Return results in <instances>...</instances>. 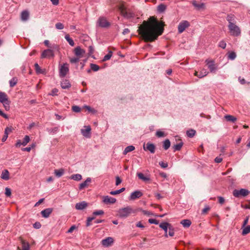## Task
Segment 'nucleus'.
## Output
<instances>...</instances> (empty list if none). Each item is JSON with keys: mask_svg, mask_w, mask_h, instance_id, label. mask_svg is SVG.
Masks as SVG:
<instances>
[{"mask_svg": "<svg viewBox=\"0 0 250 250\" xmlns=\"http://www.w3.org/2000/svg\"><path fill=\"white\" fill-rule=\"evenodd\" d=\"M50 49L53 50V52L55 53V51H59L60 49L59 46L56 44H53L51 45L50 47Z\"/></svg>", "mask_w": 250, "mask_h": 250, "instance_id": "nucleus-44", "label": "nucleus"}, {"mask_svg": "<svg viewBox=\"0 0 250 250\" xmlns=\"http://www.w3.org/2000/svg\"><path fill=\"white\" fill-rule=\"evenodd\" d=\"M144 149L145 150H148L151 153H154L155 150V146L154 144L150 143H147L146 145V146H144Z\"/></svg>", "mask_w": 250, "mask_h": 250, "instance_id": "nucleus-17", "label": "nucleus"}, {"mask_svg": "<svg viewBox=\"0 0 250 250\" xmlns=\"http://www.w3.org/2000/svg\"><path fill=\"white\" fill-rule=\"evenodd\" d=\"M236 57V54L234 52L229 53L228 58L230 60H234Z\"/></svg>", "mask_w": 250, "mask_h": 250, "instance_id": "nucleus-42", "label": "nucleus"}, {"mask_svg": "<svg viewBox=\"0 0 250 250\" xmlns=\"http://www.w3.org/2000/svg\"><path fill=\"white\" fill-rule=\"evenodd\" d=\"M143 195V193L139 190H136L131 193L129 196V200H134L140 198Z\"/></svg>", "mask_w": 250, "mask_h": 250, "instance_id": "nucleus-11", "label": "nucleus"}, {"mask_svg": "<svg viewBox=\"0 0 250 250\" xmlns=\"http://www.w3.org/2000/svg\"><path fill=\"white\" fill-rule=\"evenodd\" d=\"M208 65V68H209L210 72H215L216 67L215 66L214 62L213 60H207L205 62Z\"/></svg>", "mask_w": 250, "mask_h": 250, "instance_id": "nucleus-10", "label": "nucleus"}, {"mask_svg": "<svg viewBox=\"0 0 250 250\" xmlns=\"http://www.w3.org/2000/svg\"><path fill=\"white\" fill-rule=\"evenodd\" d=\"M228 26L231 36L238 37L240 35L241 29L236 24L228 25Z\"/></svg>", "mask_w": 250, "mask_h": 250, "instance_id": "nucleus-4", "label": "nucleus"}, {"mask_svg": "<svg viewBox=\"0 0 250 250\" xmlns=\"http://www.w3.org/2000/svg\"><path fill=\"white\" fill-rule=\"evenodd\" d=\"M69 64L64 63L59 66V76L61 78H64L69 72Z\"/></svg>", "mask_w": 250, "mask_h": 250, "instance_id": "nucleus-6", "label": "nucleus"}, {"mask_svg": "<svg viewBox=\"0 0 250 250\" xmlns=\"http://www.w3.org/2000/svg\"><path fill=\"white\" fill-rule=\"evenodd\" d=\"M156 135L158 137H164L165 136V134H164V133L163 131L158 130V131H157V132L156 133Z\"/></svg>", "mask_w": 250, "mask_h": 250, "instance_id": "nucleus-61", "label": "nucleus"}, {"mask_svg": "<svg viewBox=\"0 0 250 250\" xmlns=\"http://www.w3.org/2000/svg\"><path fill=\"white\" fill-rule=\"evenodd\" d=\"M5 195L7 197H10L11 195V190L9 188H5Z\"/></svg>", "mask_w": 250, "mask_h": 250, "instance_id": "nucleus-56", "label": "nucleus"}, {"mask_svg": "<svg viewBox=\"0 0 250 250\" xmlns=\"http://www.w3.org/2000/svg\"><path fill=\"white\" fill-rule=\"evenodd\" d=\"M169 231H168V235L170 236H173L174 234V229L171 224H170V226L169 227Z\"/></svg>", "mask_w": 250, "mask_h": 250, "instance_id": "nucleus-50", "label": "nucleus"}, {"mask_svg": "<svg viewBox=\"0 0 250 250\" xmlns=\"http://www.w3.org/2000/svg\"><path fill=\"white\" fill-rule=\"evenodd\" d=\"M90 68L91 69H92L94 71H97L100 69V67L99 66V65L94 63L90 64Z\"/></svg>", "mask_w": 250, "mask_h": 250, "instance_id": "nucleus-46", "label": "nucleus"}, {"mask_svg": "<svg viewBox=\"0 0 250 250\" xmlns=\"http://www.w3.org/2000/svg\"><path fill=\"white\" fill-rule=\"evenodd\" d=\"M0 178L4 180H8L9 179V172L7 169H4L2 171Z\"/></svg>", "mask_w": 250, "mask_h": 250, "instance_id": "nucleus-24", "label": "nucleus"}, {"mask_svg": "<svg viewBox=\"0 0 250 250\" xmlns=\"http://www.w3.org/2000/svg\"><path fill=\"white\" fill-rule=\"evenodd\" d=\"M8 130H9V127H7L5 129L4 134L1 139V141L3 142H5L8 138V133H7V131Z\"/></svg>", "mask_w": 250, "mask_h": 250, "instance_id": "nucleus-47", "label": "nucleus"}, {"mask_svg": "<svg viewBox=\"0 0 250 250\" xmlns=\"http://www.w3.org/2000/svg\"><path fill=\"white\" fill-rule=\"evenodd\" d=\"M137 175L140 179L143 180L144 181H147L149 180V178L145 176L144 174L142 173H137Z\"/></svg>", "mask_w": 250, "mask_h": 250, "instance_id": "nucleus-41", "label": "nucleus"}, {"mask_svg": "<svg viewBox=\"0 0 250 250\" xmlns=\"http://www.w3.org/2000/svg\"><path fill=\"white\" fill-rule=\"evenodd\" d=\"M242 229V235H245L250 232V226H245Z\"/></svg>", "mask_w": 250, "mask_h": 250, "instance_id": "nucleus-40", "label": "nucleus"}, {"mask_svg": "<svg viewBox=\"0 0 250 250\" xmlns=\"http://www.w3.org/2000/svg\"><path fill=\"white\" fill-rule=\"evenodd\" d=\"M94 217H88L87 218V222H86V226L88 227V226H89L91 224H90V222L94 219Z\"/></svg>", "mask_w": 250, "mask_h": 250, "instance_id": "nucleus-63", "label": "nucleus"}, {"mask_svg": "<svg viewBox=\"0 0 250 250\" xmlns=\"http://www.w3.org/2000/svg\"><path fill=\"white\" fill-rule=\"evenodd\" d=\"M183 146V142H180L178 144H177L174 145L173 146V151L175 152L176 151H179L181 149Z\"/></svg>", "mask_w": 250, "mask_h": 250, "instance_id": "nucleus-33", "label": "nucleus"}, {"mask_svg": "<svg viewBox=\"0 0 250 250\" xmlns=\"http://www.w3.org/2000/svg\"><path fill=\"white\" fill-rule=\"evenodd\" d=\"M170 224L167 222H163L159 225V227L165 231V236L167 237V229H169Z\"/></svg>", "mask_w": 250, "mask_h": 250, "instance_id": "nucleus-19", "label": "nucleus"}, {"mask_svg": "<svg viewBox=\"0 0 250 250\" xmlns=\"http://www.w3.org/2000/svg\"><path fill=\"white\" fill-rule=\"evenodd\" d=\"M121 15L125 18L130 19L134 18L135 16V13L130 9L122 5L119 8Z\"/></svg>", "mask_w": 250, "mask_h": 250, "instance_id": "nucleus-2", "label": "nucleus"}, {"mask_svg": "<svg viewBox=\"0 0 250 250\" xmlns=\"http://www.w3.org/2000/svg\"><path fill=\"white\" fill-rule=\"evenodd\" d=\"M59 130V127L56 126L53 128L48 129V131L49 133L55 134Z\"/></svg>", "mask_w": 250, "mask_h": 250, "instance_id": "nucleus-49", "label": "nucleus"}, {"mask_svg": "<svg viewBox=\"0 0 250 250\" xmlns=\"http://www.w3.org/2000/svg\"><path fill=\"white\" fill-rule=\"evenodd\" d=\"M116 201L115 198L109 196H105L103 197V202L107 204H114Z\"/></svg>", "mask_w": 250, "mask_h": 250, "instance_id": "nucleus-16", "label": "nucleus"}, {"mask_svg": "<svg viewBox=\"0 0 250 250\" xmlns=\"http://www.w3.org/2000/svg\"><path fill=\"white\" fill-rule=\"evenodd\" d=\"M91 179L90 178L88 177L86 179L85 181L83 182L82 183L80 184L79 185V189L82 190L85 188L87 187L88 185V184L91 182Z\"/></svg>", "mask_w": 250, "mask_h": 250, "instance_id": "nucleus-23", "label": "nucleus"}, {"mask_svg": "<svg viewBox=\"0 0 250 250\" xmlns=\"http://www.w3.org/2000/svg\"><path fill=\"white\" fill-rule=\"evenodd\" d=\"M65 39L67 41L68 43L71 46H74L75 45L74 42L73 40L70 37L69 35L68 34H66L65 36Z\"/></svg>", "mask_w": 250, "mask_h": 250, "instance_id": "nucleus-37", "label": "nucleus"}, {"mask_svg": "<svg viewBox=\"0 0 250 250\" xmlns=\"http://www.w3.org/2000/svg\"><path fill=\"white\" fill-rule=\"evenodd\" d=\"M58 89L55 88L52 90L51 92L49 94V95L52 96H56L58 95Z\"/></svg>", "mask_w": 250, "mask_h": 250, "instance_id": "nucleus-59", "label": "nucleus"}, {"mask_svg": "<svg viewBox=\"0 0 250 250\" xmlns=\"http://www.w3.org/2000/svg\"><path fill=\"white\" fill-rule=\"evenodd\" d=\"M72 110L73 111L78 113L81 111V108L77 105H73L72 106Z\"/></svg>", "mask_w": 250, "mask_h": 250, "instance_id": "nucleus-51", "label": "nucleus"}, {"mask_svg": "<svg viewBox=\"0 0 250 250\" xmlns=\"http://www.w3.org/2000/svg\"><path fill=\"white\" fill-rule=\"evenodd\" d=\"M74 53L76 56L80 58L81 56L85 53V51L81 49L80 47L78 46L75 48Z\"/></svg>", "mask_w": 250, "mask_h": 250, "instance_id": "nucleus-22", "label": "nucleus"}, {"mask_svg": "<svg viewBox=\"0 0 250 250\" xmlns=\"http://www.w3.org/2000/svg\"><path fill=\"white\" fill-rule=\"evenodd\" d=\"M210 210V207L208 206H206L205 208L202 210V214H205Z\"/></svg>", "mask_w": 250, "mask_h": 250, "instance_id": "nucleus-60", "label": "nucleus"}, {"mask_svg": "<svg viewBox=\"0 0 250 250\" xmlns=\"http://www.w3.org/2000/svg\"><path fill=\"white\" fill-rule=\"evenodd\" d=\"M112 56V52H109V53L106 55H105L104 58H103V61H106L108 60H109Z\"/></svg>", "mask_w": 250, "mask_h": 250, "instance_id": "nucleus-53", "label": "nucleus"}, {"mask_svg": "<svg viewBox=\"0 0 250 250\" xmlns=\"http://www.w3.org/2000/svg\"><path fill=\"white\" fill-rule=\"evenodd\" d=\"M208 74V72L207 70L205 68H202L200 72L195 71L194 74L198 78H202L207 76Z\"/></svg>", "mask_w": 250, "mask_h": 250, "instance_id": "nucleus-12", "label": "nucleus"}, {"mask_svg": "<svg viewBox=\"0 0 250 250\" xmlns=\"http://www.w3.org/2000/svg\"><path fill=\"white\" fill-rule=\"evenodd\" d=\"M225 118L227 121L231 122L232 123H234L237 120L236 118L230 115H226L225 116Z\"/></svg>", "mask_w": 250, "mask_h": 250, "instance_id": "nucleus-31", "label": "nucleus"}, {"mask_svg": "<svg viewBox=\"0 0 250 250\" xmlns=\"http://www.w3.org/2000/svg\"><path fill=\"white\" fill-rule=\"evenodd\" d=\"M52 211H53L52 208H47L42 210L41 212V214L43 217H44L45 218H47L49 217V216H50L51 213L52 212Z\"/></svg>", "mask_w": 250, "mask_h": 250, "instance_id": "nucleus-14", "label": "nucleus"}, {"mask_svg": "<svg viewBox=\"0 0 250 250\" xmlns=\"http://www.w3.org/2000/svg\"><path fill=\"white\" fill-rule=\"evenodd\" d=\"M138 210L139 211H142V212L143 213V214H144L145 215L150 216V215H152L153 214L152 212H151L149 211H147V210H143L142 208H138Z\"/></svg>", "mask_w": 250, "mask_h": 250, "instance_id": "nucleus-48", "label": "nucleus"}, {"mask_svg": "<svg viewBox=\"0 0 250 250\" xmlns=\"http://www.w3.org/2000/svg\"><path fill=\"white\" fill-rule=\"evenodd\" d=\"M226 19L229 22L228 25L236 24V21L234 15L229 14L227 16Z\"/></svg>", "mask_w": 250, "mask_h": 250, "instance_id": "nucleus-18", "label": "nucleus"}, {"mask_svg": "<svg viewBox=\"0 0 250 250\" xmlns=\"http://www.w3.org/2000/svg\"><path fill=\"white\" fill-rule=\"evenodd\" d=\"M54 57V53L53 50L48 49L44 50L41 54V58H50Z\"/></svg>", "mask_w": 250, "mask_h": 250, "instance_id": "nucleus-9", "label": "nucleus"}, {"mask_svg": "<svg viewBox=\"0 0 250 250\" xmlns=\"http://www.w3.org/2000/svg\"><path fill=\"white\" fill-rule=\"evenodd\" d=\"M133 212V209L130 206L120 208L118 212L119 216L121 218H126L131 213Z\"/></svg>", "mask_w": 250, "mask_h": 250, "instance_id": "nucleus-3", "label": "nucleus"}, {"mask_svg": "<svg viewBox=\"0 0 250 250\" xmlns=\"http://www.w3.org/2000/svg\"><path fill=\"white\" fill-rule=\"evenodd\" d=\"M192 4L197 10L202 9L205 7V4L203 2H198L197 1L193 0L192 1Z\"/></svg>", "mask_w": 250, "mask_h": 250, "instance_id": "nucleus-21", "label": "nucleus"}, {"mask_svg": "<svg viewBox=\"0 0 250 250\" xmlns=\"http://www.w3.org/2000/svg\"><path fill=\"white\" fill-rule=\"evenodd\" d=\"M166 9V6L164 4H160L157 7V11L159 13L164 12Z\"/></svg>", "mask_w": 250, "mask_h": 250, "instance_id": "nucleus-38", "label": "nucleus"}, {"mask_svg": "<svg viewBox=\"0 0 250 250\" xmlns=\"http://www.w3.org/2000/svg\"><path fill=\"white\" fill-rule=\"evenodd\" d=\"M190 26L189 22L187 21H181L178 26V33L181 34L183 33L184 30Z\"/></svg>", "mask_w": 250, "mask_h": 250, "instance_id": "nucleus-8", "label": "nucleus"}, {"mask_svg": "<svg viewBox=\"0 0 250 250\" xmlns=\"http://www.w3.org/2000/svg\"><path fill=\"white\" fill-rule=\"evenodd\" d=\"M22 250H29V245L28 243L22 241Z\"/></svg>", "mask_w": 250, "mask_h": 250, "instance_id": "nucleus-43", "label": "nucleus"}, {"mask_svg": "<svg viewBox=\"0 0 250 250\" xmlns=\"http://www.w3.org/2000/svg\"><path fill=\"white\" fill-rule=\"evenodd\" d=\"M71 179L74 180L75 181H80L82 178V176L80 174H73L70 176V178Z\"/></svg>", "mask_w": 250, "mask_h": 250, "instance_id": "nucleus-32", "label": "nucleus"}, {"mask_svg": "<svg viewBox=\"0 0 250 250\" xmlns=\"http://www.w3.org/2000/svg\"><path fill=\"white\" fill-rule=\"evenodd\" d=\"M181 224L185 228H188L191 224V222L188 219H184L181 221Z\"/></svg>", "mask_w": 250, "mask_h": 250, "instance_id": "nucleus-30", "label": "nucleus"}, {"mask_svg": "<svg viewBox=\"0 0 250 250\" xmlns=\"http://www.w3.org/2000/svg\"><path fill=\"white\" fill-rule=\"evenodd\" d=\"M64 173V170L63 168H60L59 169H55L54 170V174L58 178H60L62 176Z\"/></svg>", "mask_w": 250, "mask_h": 250, "instance_id": "nucleus-27", "label": "nucleus"}, {"mask_svg": "<svg viewBox=\"0 0 250 250\" xmlns=\"http://www.w3.org/2000/svg\"><path fill=\"white\" fill-rule=\"evenodd\" d=\"M195 133L196 131L192 129L187 131V135L189 138H192L195 135Z\"/></svg>", "mask_w": 250, "mask_h": 250, "instance_id": "nucleus-39", "label": "nucleus"}, {"mask_svg": "<svg viewBox=\"0 0 250 250\" xmlns=\"http://www.w3.org/2000/svg\"><path fill=\"white\" fill-rule=\"evenodd\" d=\"M148 222L150 224H156V225H157L159 224V221L155 219H149Z\"/></svg>", "mask_w": 250, "mask_h": 250, "instance_id": "nucleus-62", "label": "nucleus"}, {"mask_svg": "<svg viewBox=\"0 0 250 250\" xmlns=\"http://www.w3.org/2000/svg\"><path fill=\"white\" fill-rule=\"evenodd\" d=\"M18 83V79L17 77H13L9 81V85L11 87H13Z\"/></svg>", "mask_w": 250, "mask_h": 250, "instance_id": "nucleus-36", "label": "nucleus"}, {"mask_svg": "<svg viewBox=\"0 0 250 250\" xmlns=\"http://www.w3.org/2000/svg\"><path fill=\"white\" fill-rule=\"evenodd\" d=\"M30 141V138H29V136H28V135H26L22 142V146H25L27 143L29 142Z\"/></svg>", "mask_w": 250, "mask_h": 250, "instance_id": "nucleus-45", "label": "nucleus"}, {"mask_svg": "<svg viewBox=\"0 0 250 250\" xmlns=\"http://www.w3.org/2000/svg\"><path fill=\"white\" fill-rule=\"evenodd\" d=\"M250 191L246 189L241 188L240 189H234L233 191V195L235 197H245L249 195Z\"/></svg>", "mask_w": 250, "mask_h": 250, "instance_id": "nucleus-5", "label": "nucleus"}, {"mask_svg": "<svg viewBox=\"0 0 250 250\" xmlns=\"http://www.w3.org/2000/svg\"><path fill=\"white\" fill-rule=\"evenodd\" d=\"M160 166L163 168H167L168 167V165L167 163H164L162 161L159 162Z\"/></svg>", "mask_w": 250, "mask_h": 250, "instance_id": "nucleus-64", "label": "nucleus"}, {"mask_svg": "<svg viewBox=\"0 0 250 250\" xmlns=\"http://www.w3.org/2000/svg\"><path fill=\"white\" fill-rule=\"evenodd\" d=\"M88 206V204L85 201L77 203L75 205V208L77 210H83Z\"/></svg>", "mask_w": 250, "mask_h": 250, "instance_id": "nucleus-15", "label": "nucleus"}, {"mask_svg": "<svg viewBox=\"0 0 250 250\" xmlns=\"http://www.w3.org/2000/svg\"><path fill=\"white\" fill-rule=\"evenodd\" d=\"M55 27L57 29L61 30L64 28V25L61 22H58L56 24Z\"/></svg>", "mask_w": 250, "mask_h": 250, "instance_id": "nucleus-54", "label": "nucleus"}, {"mask_svg": "<svg viewBox=\"0 0 250 250\" xmlns=\"http://www.w3.org/2000/svg\"><path fill=\"white\" fill-rule=\"evenodd\" d=\"M135 149V147L133 146H129L126 147L123 152L124 155L126 154L127 153L131 152Z\"/></svg>", "mask_w": 250, "mask_h": 250, "instance_id": "nucleus-35", "label": "nucleus"}, {"mask_svg": "<svg viewBox=\"0 0 250 250\" xmlns=\"http://www.w3.org/2000/svg\"><path fill=\"white\" fill-rule=\"evenodd\" d=\"M97 25L102 28H107L110 25V23L104 17H100L97 22Z\"/></svg>", "mask_w": 250, "mask_h": 250, "instance_id": "nucleus-7", "label": "nucleus"}, {"mask_svg": "<svg viewBox=\"0 0 250 250\" xmlns=\"http://www.w3.org/2000/svg\"><path fill=\"white\" fill-rule=\"evenodd\" d=\"M29 13L27 11H23L21 13V19L22 21H27L29 18Z\"/></svg>", "mask_w": 250, "mask_h": 250, "instance_id": "nucleus-29", "label": "nucleus"}, {"mask_svg": "<svg viewBox=\"0 0 250 250\" xmlns=\"http://www.w3.org/2000/svg\"><path fill=\"white\" fill-rule=\"evenodd\" d=\"M85 129H82L81 132L83 135L85 137L89 136V134L90 133L91 128L90 126H85Z\"/></svg>", "mask_w": 250, "mask_h": 250, "instance_id": "nucleus-26", "label": "nucleus"}, {"mask_svg": "<svg viewBox=\"0 0 250 250\" xmlns=\"http://www.w3.org/2000/svg\"><path fill=\"white\" fill-rule=\"evenodd\" d=\"M61 85L62 89H68L71 85L69 80L64 79L61 81Z\"/></svg>", "mask_w": 250, "mask_h": 250, "instance_id": "nucleus-20", "label": "nucleus"}, {"mask_svg": "<svg viewBox=\"0 0 250 250\" xmlns=\"http://www.w3.org/2000/svg\"><path fill=\"white\" fill-rule=\"evenodd\" d=\"M8 100L7 94L4 92H0V102L3 103L4 102H7Z\"/></svg>", "mask_w": 250, "mask_h": 250, "instance_id": "nucleus-25", "label": "nucleus"}, {"mask_svg": "<svg viewBox=\"0 0 250 250\" xmlns=\"http://www.w3.org/2000/svg\"><path fill=\"white\" fill-rule=\"evenodd\" d=\"M34 66L36 72L37 74H45V70L42 69L37 63H36Z\"/></svg>", "mask_w": 250, "mask_h": 250, "instance_id": "nucleus-28", "label": "nucleus"}, {"mask_svg": "<svg viewBox=\"0 0 250 250\" xmlns=\"http://www.w3.org/2000/svg\"><path fill=\"white\" fill-rule=\"evenodd\" d=\"M218 45L220 47L225 49L226 47V43L224 41L222 40L219 42Z\"/></svg>", "mask_w": 250, "mask_h": 250, "instance_id": "nucleus-55", "label": "nucleus"}, {"mask_svg": "<svg viewBox=\"0 0 250 250\" xmlns=\"http://www.w3.org/2000/svg\"><path fill=\"white\" fill-rule=\"evenodd\" d=\"M165 25L164 22L158 21L154 17H150L147 21H143L138 31L146 42H152L163 34Z\"/></svg>", "mask_w": 250, "mask_h": 250, "instance_id": "nucleus-1", "label": "nucleus"}, {"mask_svg": "<svg viewBox=\"0 0 250 250\" xmlns=\"http://www.w3.org/2000/svg\"><path fill=\"white\" fill-rule=\"evenodd\" d=\"M113 243V239L108 237L102 240L101 243L104 247H108Z\"/></svg>", "mask_w": 250, "mask_h": 250, "instance_id": "nucleus-13", "label": "nucleus"}, {"mask_svg": "<svg viewBox=\"0 0 250 250\" xmlns=\"http://www.w3.org/2000/svg\"><path fill=\"white\" fill-rule=\"evenodd\" d=\"M79 58H80L79 57V58L74 57V58H71L70 59V62L72 63H75L78 62L79 61Z\"/></svg>", "mask_w": 250, "mask_h": 250, "instance_id": "nucleus-58", "label": "nucleus"}, {"mask_svg": "<svg viewBox=\"0 0 250 250\" xmlns=\"http://www.w3.org/2000/svg\"><path fill=\"white\" fill-rule=\"evenodd\" d=\"M10 102L9 100L7 101V102H4L2 103L5 109L6 110H9L10 109Z\"/></svg>", "mask_w": 250, "mask_h": 250, "instance_id": "nucleus-52", "label": "nucleus"}, {"mask_svg": "<svg viewBox=\"0 0 250 250\" xmlns=\"http://www.w3.org/2000/svg\"><path fill=\"white\" fill-rule=\"evenodd\" d=\"M170 146V142L168 139H166L163 142V148L165 150L168 149Z\"/></svg>", "mask_w": 250, "mask_h": 250, "instance_id": "nucleus-34", "label": "nucleus"}, {"mask_svg": "<svg viewBox=\"0 0 250 250\" xmlns=\"http://www.w3.org/2000/svg\"><path fill=\"white\" fill-rule=\"evenodd\" d=\"M104 213V211L103 210H99L95 211L93 212L94 215H102Z\"/></svg>", "mask_w": 250, "mask_h": 250, "instance_id": "nucleus-57", "label": "nucleus"}]
</instances>
